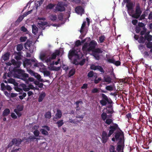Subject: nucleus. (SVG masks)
<instances>
[{"instance_id": "obj_30", "label": "nucleus", "mask_w": 152, "mask_h": 152, "mask_svg": "<svg viewBox=\"0 0 152 152\" xmlns=\"http://www.w3.org/2000/svg\"><path fill=\"white\" fill-rule=\"evenodd\" d=\"M34 139H36L37 140V139H39L38 138H36L34 136H30L27 139L26 138L24 137L23 138V140H26V142H27V141H28L30 140H34Z\"/></svg>"}, {"instance_id": "obj_17", "label": "nucleus", "mask_w": 152, "mask_h": 152, "mask_svg": "<svg viewBox=\"0 0 152 152\" xmlns=\"http://www.w3.org/2000/svg\"><path fill=\"white\" fill-rule=\"evenodd\" d=\"M75 11L76 13L78 15H81L82 14H84V11L83 8L79 6L76 7Z\"/></svg>"}, {"instance_id": "obj_22", "label": "nucleus", "mask_w": 152, "mask_h": 152, "mask_svg": "<svg viewBox=\"0 0 152 152\" xmlns=\"http://www.w3.org/2000/svg\"><path fill=\"white\" fill-rule=\"evenodd\" d=\"M62 113L61 110H60L58 109L57 110V113L56 114V117L53 118L54 120L55 119H58L60 118L62 116Z\"/></svg>"}, {"instance_id": "obj_45", "label": "nucleus", "mask_w": 152, "mask_h": 152, "mask_svg": "<svg viewBox=\"0 0 152 152\" xmlns=\"http://www.w3.org/2000/svg\"><path fill=\"white\" fill-rule=\"evenodd\" d=\"M9 54L8 53H6L4 54L3 56V59L4 61H6L9 59Z\"/></svg>"}, {"instance_id": "obj_48", "label": "nucleus", "mask_w": 152, "mask_h": 152, "mask_svg": "<svg viewBox=\"0 0 152 152\" xmlns=\"http://www.w3.org/2000/svg\"><path fill=\"white\" fill-rule=\"evenodd\" d=\"M40 131L42 132L43 134H44L45 135H48V132L43 129H41L40 130Z\"/></svg>"}, {"instance_id": "obj_14", "label": "nucleus", "mask_w": 152, "mask_h": 152, "mask_svg": "<svg viewBox=\"0 0 152 152\" xmlns=\"http://www.w3.org/2000/svg\"><path fill=\"white\" fill-rule=\"evenodd\" d=\"M118 128V126L116 124H113V125L109 127L110 130L109 132V136H110Z\"/></svg>"}, {"instance_id": "obj_2", "label": "nucleus", "mask_w": 152, "mask_h": 152, "mask_svg": "<svg viewBox=\"0 0 152 152\" xmlns=\"http://www.w3.org/2000/svg\"><path fill=\"white\" fill-rule=\"evenodd\" d=\"M23 65L24 67L26 68L29 72L32 75L34 76L39 81L43 82H45L41 78L40 75L37 73H34L33 71L28 69H33L36 67L40 68L44 66V64L41 62L39 63L34 58H32L31 59H25L23 62Z\"/></svg>"}, {"instance_id": "obj_37", "label": "nucleus", "mask_w": 152, "mask_h": 152, "mask_svg": "<svg viewBox=\"0 0 152 152\" xmlns=\"http://www.w3.org/2000/svg\"><path fill=\"white\" fill-rule=\"evenodd\" d=\"M23 48V44H18L17 45V50L18 51H20Z\"/></svg>"}, {"instance_id": "obj_49", "label": "nucleus", "mask_w": 152, "mask_h": 152, "mask_svg": "<svg viewBox=\"0 0 152 152\" xmlns=\"http://www.w3.org/2000/svg\"><path fill=\"white\" fill-rule=\"evenodd\" d=\"M9 83L14 84L15 85L18 84L15 82V80L13 79H10L8 80Z\"/></svg>"}, {"instance_id": "obj_15", "label": "nucleus", "mask_w": 152, "mask_h": 152, "mask_svg": "<svg viewBox=\"0 0 152 152\" xmlns=\"http://www.w3.org/2000/svg\"><path fill=\"white\" fill-rule=\"evenodd\" d=\"M24 47L26 49H29L31 53H32L36 50V48L34 46H31L28 42H26L24 45Z\"/></svg>"}, {"instance_id": "obj_28", "label": "nucleus", "mask_w": 152, "mask_h": 152, "mask_svg": "<svg viewBox=\"0 0 152 152\" xmlns=\"http://www.w3.org/2000/svg\"><path fill=\"white\" fill-rule=\"evenodd\" d=\"M10 110L9 109L6 108L4 110L2 113V115L3 116H7L10 113Z\"/></svg>"}, {"instance_id": "obj_21", "label": "nucleus", "mask_w": 152, "mask_h": 152, "mask_svg": "<svg viewBox=\"0 0 152 152\" xmlns=\"http://www.w3.org/2000/svg\"><path fill=\"white\" fill-rule=\"evenodd\" d=\"M88 76L89 77H92L93 79H96L97 77V74L94 73L92 71L89 72L88 74Z\"/></svg>"}, {"instance_id": "obj_27", "label": "nucleus", "mask_w": 152, "mask_h": 152, "mask_svg": "<svg viewBox=\"0 0 152 152\" xmlns=\"http://www.w3.org/2000/svg\"><path fill=\"white\" fill-rule=\"evenodd\" d=\"M32 33L34 34H36L38 31V28L35 25L33 24L32 26Z\"/></svg>"}, {"instance_id": "obj_60", "label": "nucleus", "mask_w": 152, "mask_h": 152, "mask_svg": "<svg viewBox=\"0 0 152 152\" xmlns=\"http://www.w3.org/2000/svg\"><path fill=\"white\" fill-rule=\"evenodd\" d=\"M99 90L97 88H95L92 89V92L93 93H96L98 92Z\"/></svg>"}, {"instance_id": "obj_62", "label": "nucleus", "mask_w": 152, "mask_h": 152, "mask_svg": "<svg viewBox=\"0 0 152 152\" xmlns=\"http://www.w3.org/2000/svg\"><path fill=\"white\" fill-rule=\"evenodd\" d=\"M24 18L23 16H21L19 17V18H18L17 20V21L18 22H20Z\"/></svg>"}, {"instance_id": "obj_24", "label": "nucleus", "mask_w": 152, "mask_h": 152, "mask_svg": "<svg viewBox=\"0 0 152 152\" xmlns=\"http://www.w3.org/2000/svg\"><path fill=\"white\" fill-rule=\"evenodd\" d=\"M12 142H14V144L16 146L19 145L21 143L22 140L20 139H14L12 140Z\"/></svg>"}, {"instance_id": "obj_38", "label": "nucleus", "mask_w": 152, "mask_h": 152, "mask_svg": "<svg viewBox=\"0 0 152 152\" xmlns=\"http://www.w3.org/2000/svg\"><path fill=\"white\" fill-rule=\"evenodd\" d=\"M101 96L102 97V99H104L106 101H111V99L108 98L107 96L104 94H101Z\"/></svg>"}, {"instance_id": "obj_29", "label": "nucleus", "mask_w": 152, "mask_h": 152, "mask_svg": "<svg viewBox=\"0 0 152 152\" xmlns=\"http://www.w3.org/2000/svg\"><path fill=\"white\" fill-rule=\"evenodd\" d=\"M145 40H147L148 41L150 42L152 39V36L149 34V33L145 34Z\"/></svg>"}, {"instance_id": "obj_23", "label": "nucleus", "mask_w": 152, "mask_h": 152, "mask_svg": "<svg viewBox=\"0 0 152 152\" xmlns=\"http://www.w3.org/2000/svg\"><path fill=\"white\" fill-rule=\"evenodd\" d=\"M105 39L106 37L104 35H101L99 37L97 41L99 43H103L104 42Z\"/></svg>"}, {"instance_id": "obj_8", "label": "nucleus", "mask_w": 152, "mask_h": 152, "mask_svg": "<svg viewBox=\"0 0 152 152\" xmlns=\"http://www.w3.org/2000/svg\"><path fill=\"white\" fill-rule=\"evenodd\" d=\"M108 55H106V60L108 62L112 63L116 66H118L120 65L121 62L119 61H115L113 57H108Z\"/></svg>"}, {"instance_id": "obj_43", "label": "nucleus", "mask_w": 152, "mask_h": 152, "mask_svg": "<svg viewBox=\"0 0 152 152\" xmlns=\"http://www.w3.org/2000/svg\"><path fill=\"white\" fill-rule=\"evenodd\" d=\"M123 145L121 144H118V145L117 150L119 152H123L121 151L122 149Z\"/></svg>"}, {"instance_id": "obj_10", "label": "nucleus", "mask_w": 152, "mask_h": 152, "mask_svg": "<svg viewBox=\"0 0 152 152\" xmlns=\"http://www.w3.org/2000/svg\"><path fill=\"white\" fill-rule=\"evenodd\" d=\"M115 138L116 140H119L120 142H123L124 140L123 132L120 131L117 132L115 135Z\"/></svg>"}, {"instance_id": "obj_3", "label": "nucleus", "mask_w": 152, "mask_h": 152, "mask_svg": "<svg viewBox=\"0 0 152 152\" xmlns=\"http://www.w3.org/2000/svg\"><path fill=\"white\" fill-rule=\"evenodd\" d=\"M61 55L60 50H56L50 56L48 55L47 52H42L40 54L39 58L43 62L47 63L49 66L53 65L54 64L57 65L59 64L60 59L58 58V61L55 62L52 60L56 59V57H58Z\"/></svg>"}, {"instance_id": "obj_34", "label": "nucleus", "mask_w": 152, "mask_h": 152, "mask_svg": "<svg viewBox=\"0 0 152 152\" xmlns=\"http://www.w3.org/2000/svg\"><path fill=\"white\" fill-rule=\"evenodd\" d=\"M114 86L113 85L107 86L106 87V89L109 91H112L114 88Z\"/></svg>"}, {"instance_id": "obj_46", "label": "nucleus", "mask_w": 152, "mask_h": 152, "mask_svg": "<svg viewBox=\"0 0 152 152\" xmlns=\"http://www.w3.org/2000/svg\"><path fill=\"white\" fill-rule=\"evenodd\" d=\"M50 19L52 21L55 20L57 19L56 15L53 14L50 15Z\"/></svg>"}, {"instance_id": "obj_12", "label": "nucleus", "mask_w": 152, "mask_h": 152, "mask_svg": "<svg viewBox=\"0 0 152 152\" xmlns=\"http://www.w3.org/2000/svg\"><path fill=\"white\" fill-rule=\"evenodd\" d=\"M142 13L139 4H138L136 6L135 9V13L134 15V17L137 18L139 17Z\"/></svg>"}, {"instance_id": "obj_31", "label": "nucleus", "mask_w": 152, "mask_h": 152, "mask_svg": "<svg viewBox=\"0 0 152 152\" xmlns=\"http://www.w3.org/2000/svg\"><path fill=\"white\" fill-rule=\"evenodd\" d=\"M103 110L105 112L107 113H112L113 112L112 108H105Z\"/></svg>"}, {"instance_id": "obj_20", "label": "nucleus", "mask_w": 152, "mask_h": 152, "mask_svg": "<svg viewBox=\"0 0 152 152\" xmlns=\"http://www.w3.org/2000/svg\"><path fill=\"white\" fill-rule=\"evenodd\" d=\"M23 109L22 107L18 106L17 109H15L14 112L16 113L18 117H20L21 115V113L20 112Z\"/></svg>"}, {"instance_id": "obj_16", "label": "nucleus", "mask_w": 152, "mask_h": 152, "mask_svg": "<svg viewBox=\"0 0 152 152\" xmlns=\"http://www.w3.org/2000/svg\"><path fill=\"white\" fill-rule=\"evenodd\" d=\"M90 68L91 69L94 70H97L99 71L100 72L104 73V70L102 67L98 65L95 66L94 64H92L90 66Z\"/></svg>"}, {"instance_id": "obj_19", "label": "nucleus", "mask_w": 152, "mask_h": 152, "mask_svg": "<svg viewBox=\"0 0 152 152\" xmlns=\"http://www.w3.org/2000/svg\"><path fill=\"white\" fill-rule=\"evenodd\" d=\"M1 89L3 91L6 90L10 92L12 89V88L10 86L7 84L5 85L3 83H1Z\"/></svg>"}, {"instance_id": "obj_54", "label": "nucleus", "mask_w": 152, "mask_h": 152, "mask_svg": "<svg viewBox=\"0 0 152 152\" xmlns=\"http://www.w3.org/2000/svg\"><path fill=\"white\" fill-rule=\"evenodd\" d=\"M105 82L110 83L111 81V78L109 77H105L104 78Z\"/></svg>"}, {"instance_id": "obj_33", "label": "nucleus", "mask_w": 152, "mask_h": 152, "mask_svg": "<svg viewBox=\"0 0 152 152\" xmlns=\"http://www.w3.org/2000/svg\"><path fill=\"white\" fill-rule=\"evenodd\" d=\"M103 111H104V110ZM101 117L102 119L104 121H105L106 119H107V113L103 111V113L101 115Z\"/></svg>"}, {"instance_id": "obj_5", "label": "nucleus", "mask_w": 152, "mask_h": 152, "mask_svg": "<svg viewBox=\"0 0 152 152\" xmlns=\"http://www.w3.org/2000/svg\"><path fill=\"white\" fill-rule=\"evenodd\" d=\"M33 80L32 81H31L29 80L28 79V83H26V81L25 80H23L25 81V83H26V84H28L29 85V86H26V85L22 83V84H20L19 85V87H21L23 90L25 91H28L27 93V94L28 95V96H30L32 95L33 94V93L31 91H28L30 88L34 89V90H38L39 89V88H36L35 87L31 85V83H30V82H33L34 83L35 85H37V82L34 81V79L32 78Z\"/></svg>"}, {"instance_id": "obj_39", "label": "nucleus", "mask_w": 152, "mask_h": 152, "mask_svg": "<svg viewBox=\"0 0 152 152\" xmlns=\"http://www.w3.org/2000/svg\"><path fill=\"white\" fill-rule=\"evenodd\" d=\"M15 59L17 61L20 60L21 58V57L20 55V53H17L15 54Z\"/></svg>"}, {"instance_id": "obj_13", "label": "nucleus", "mask_w": 152, "mask_h": 152, "mask_svg": "<svg viewBox=\"0 0 152 152\" xmlns=\"http://www.w3.org/2000/svg\"><path fill=\"white\" fill-rule=\"evenodd\" d=\"M21 87H20L19 86V87L18 86L15 87V90L19 92L20 93L19 94L20 95L19 96L20 99H22L25 97L26 95V93H21L22 91V89L21 88Z\"/></svg>"}, {"instance_id": "obj_26", "label": "nucleus", "mask_w": 152, "mask_h": 152, "mask_svg": "<svg viewBox=\"0 0 152 152\" xmlns=\"http://www.w3.org/2000/svg\"><path fill=\"white\" fill-rule=\"evenodd\" d=\"M46 96L45 93L44 92H42L40 94L39 99L38 101L39 102H41Z\"/></svg>"}, {"instance_id": "obj_9", "label": "nucleus", "mask_w": 152, "mask_h": 152, "mask_svg": "<svg viewBox=\"0 0 152 152\" xmlns=\"http://www.w3.org/2000/svg\"><path fill=\"white\" fill-rule=\"evenodd\" d=\"M127 2L126 6L127 8V11L129 13H132L134 12L133 8L134 4L132 2H129L128 0H126Z\"/></svg>"}, {"instance_id": "obj_58", "label": "nucleus", "mask_w": 152, "mask_h": 152, "mask_svg": "<svg viewBox=\"0 0 152 152\" xmlns=\"http://www.w3.org/2000/svg\"><path fill=\"white\" fill-rule=\"evenodd\" d=\"M115 151L114 147L113 146H111L110 148V152H113Z\"/></svg>"}, {"instance_id": "obj_4", "label": "nucleus", "mask_w": 152, "mask_h": 152, "mask_svg": "<svg viewBox=\"0 0 152 152\" xmlns=\"http://www.w3.org/2000/svg\"><path fill=\"white\" fill-rule=\"evenodd\" d=\"M83 55L80 49H77L75 50H70L68 54L69 59L72 61L73 64L76 65L80 64L83 65L85 63V59H81Z\"/></svg>"}, {"instance_id": "obj_40", "label": "nucleus", "mask_w": 152, "mask_h": 152, "mask_svg": "<svg viewBox=\"0 0 152 152\" xmlns=\"http://www.w3.org/2000/svg\"><path fill=\"white\" fill-rule=\"evenodd\" d=\"M75 69H72L69 72V77H70L73 75L75 73Z\"/></svg>"}, {"instance_id": "obj_52", "label": "nucleus", "mask_w": 152, "mask_h": 152, "mask_svg": "<svg viewBox=\"0 0 152 152\" xmlns=\"http://www.w3.org/2000/svg\"><path fill=\"white\" fill-rule=\"evenodd\" d=\"M27 39V37H21L20 38V40L21 42H25Z\"/></svg>"}, {"instance_id": "obj_7", "label": "nucleus", "mask_w": 152, "mask_h": 152, "mask_svg": "<svg viewBox=\"0 0 152 152\" xmlns=\"http://www.w3.org/2000/svg\"><path fill=\"white\" fill-rule=\"evenodd\" d=\"M102 52V51L99 48L95 49L93 51L92 55L96 59L99 60L101 56L100 54Z\"/></svg>"}, {"instance_id": "obj_6", "label": "nucleus", "mask_w": 152, "mask_h": 152, "mask_svg": "<svg viewBox=\"0 0 152 152\" xmlns=\"http://www.w3.org/2000/svg\"><path fill=\"white\" fill-rule=\"evenodd\" d=\"M97 45L96 42L94 40L91 41L89 44L86 43L83 46L82 49L84 53L91 50L93 51Z\"/></svg>"}, {"instance_id": "obj_64", "label": "nucleus", "mask_w": 152, "mask_h": 152, "mask_svg": "<svg viewBox=\"0 0 152 152\" xmlns=\"http://www.w3.org/2000/svg\"><path fill=\"white\" fill-rule=\"evenodd\" d=\"M81 45V42L80 41L78 40L77 41L75 42V45L78 46Z\"/></svg>"}, {"instance_id": "obj_11", "label": "nucleus", "mask_w": 152, "mask_h": 152, "mask_svg": "<svg viewBox=\"0 0 152 152\" xmlns=\"http://www.w3.org/2000/svg\"><path fill=\"white\" fill-rule=\"evenodd\" d=\"M64 6V4L63 2L60 1L58 2L55 7V10L58 11L60 12L64 11L65 8Z\"/></svg>"}, {"instance_id": "obj_18", "label": "nucleus", "mask_w": 152, "mask_h": 152, "mask_svg": "<svg viewBox=\"0 0 152 152\" xmlns=\"http://www.w3.org/2000/svg\"><path fill=\"white\" fill-rule=\"evenodd\" d=\"M109 133L107 134V133L105 131H103L102 133V137L103 142L105 143L106 142L109 137Z\"/></svg>"}, {"instance_id": "obj_1", "label": "nucleus", "mask_w": 152, "mask_h": 152, "mask_svg": "<svg viewBox=\"0 0 152 152\" xmlns=\"http://www.w3.org/2000/svg\"><path fill=\"white\" fill-rule=\"evenodd\" d=\"M12 64L14 66L13 69V76L14 77L21 79L22 80H25L26 83H28V80L31 81H32L33 79L31 77H28V74L25 73L24 71L19 68L21 62L20 61H16L14 59H12L11 62H8L7 63L8 66H10Z\"/></svg>"}, {"instance_id": "obj_59", "label": "nucleus", "mask_w": 152, "mask_h": 152, "mask_svg": "<svg viewBox=\"0 0 152 152\" xmlns=\"http://www.w3.org/2000/svg\"><path fill=\"white\" fill-rule=\"evenodd\" d=\"M11 116L14 119H16L17 118V116L14 113H12L11 114Z\"/></svg>"}, {"instance_id": "obj_61", "label": "nucleus", "mask_w": 152, "mask_h": 152, "mask_svg": "<svg viewBox=\"0 0 152 152\" xmlns=\"http://www.w3.org/2000/svg\"><path fill=\"white\" fill-rule=\"evenodd\" d=\"M58 18L60 20H62L63 19V15L62 14H59L58 16Z\"/></svg>"}, {"instance_id": "obj_51", "label": "nucleus", "mask_w": 152, "mask_h": 152, "mask_svg": "<svg viewBox=\"0 0 152 152\" xmlns=\"http://www.w3.org/2000/svg\"><path fill=\"white\" fill-rule=\"evenodd\" d=\"M56 124H58V127H60L62 126L63 124L64 123L63 122V120H61L58 121L56 122Z\"/></svg>"}, {"instance_id": "obj_35", "label": "nucleus", "mask_w": 152, "mask_h": 152, "mask_svg": "<svg viewBox=\"0 0 152 152\" xmlns=\"http://www.w3.org/2000/svg\"><path fill=\"white\" fill-rule=\"evenodd\" d=\"M86 23V22L84 21L83 22V23L82 24L81 27V28L80 30V32L81 34H83V33L84 28L85 27Z\"/></svg>"}, {"instance_id": "obj_57", "label": "nucleus", "mask_w": 152, "mask_h": 152, "mask_svg": "<svg viewBox=\"0 0 152 152\" xmlns=\"http://www.w3.org/2000/svg\"><path fill=\"white\" fill-rule=\"evenodd\" d=\"M44 74L45 76H48L50 75V72L48 71H45L44 72Z\"/></svg>"}, {"instance_id": "obj_42", "label": "nucleus", "mask_w": 152, "mask_h": 152, "mask_svg": "<svg viewBox=\"0 0 152 152\" xmlns=\"http://www.w3.org/2000/svg\"><path fill=\"white\" fill-rule=\"evenodd\" d=\"M55 6V5L52 4H49L46 7V9L47 10H50L52 9Z\"/></svg>"}, {"instance_id": "obj_44", "label": "nucleus", "mask_w": 152, "mask_h": 152, "mask_svg": "<svg viewBox=\"0 0 152 152\" xmlns=\"http://www.w3.org/2000/svg\"><path fill=\"white\" fill-rule=\"evenodd\" d=\"M45 117L46 118H50L51 116V113L50 112L48 111L46 112L45 115Z\"/></svg>"}, {"instance_id": "obj_25", "label": "nucleus", "mask_w": 152, "mask_h": 152, "mask_svg": "<svg viewBox=\"0 0 152 152\" xmlns=\"http://www.w3.org/2000/svg\"><path fill=\"white\" fill-rule=\"evenodd\" d=\"M38 24L40 28L44 30L45 29V26L47 24V23L45 21H39Z\"/></svg>"}, {"instance_id": "obj_47", "label": "nucleus", "mask_w": 152, "mask_h": 152, "mask_svg": "<svg viewBox=\"0 0 152 152\" xmlns=\"http://www.w3.org/2000/svg\"><path fill=\"white\" fill-rule=\"evenodd\" d=\"M145 40V38H144L143 37L141 36L139 38L138 42L139 43L144 42Z\"/></svg>"}, {"instance_id": "obj_32", "label": "nucleus", "mask_w": 152, "mask_h": 152, "mask_svg": "<svg viewBox=\"0 0 152 152\" xmlns=\"http://www.w3.org/2000/svg\"><path fill=\"white\" fill-rule=\"evenodd\" d=\"M100 103L102 106H105L107 103H110V102L109 101H106L104 99H102L100 101Z\"/></svg>"}, {"instance_id": "obj_36", "label": "nucleus", "mask_w": 152, "mask_h": 152, "mask_svg": "<svg viewBox=\"0 0 152 152\" xmlns=\"http://www.w3.org/2000/svg\"><path fill=\"white\" fill-rule=\"evenodd\" d=\"M147 47L148 48L151 49L150 52L152 53V42H149L146 44Z\"/></svg>"}, {"instance_id": "obj_41", "label": "nucleus", "mask_w": 152, "mask_h": 152, "mask_svg": "<svg viewBox=\"0 0 152 152\" xmlns=\"http://www.w3.org/2000/svg\"><path fill=\"white\" fill-rule=\"evenodd\" d=\"M113 122V120L110 118H107L105 121L106 124L108 125H110Z\"/></svg>"}, {"instance_id": "obj_63", "label": "nucleus", "mask_w": 152, "mask_h": 152, "mask_svg": "<svg viewBox=\"0 0 152 152\" xmlns=\"http://www.w3.org/2000/svg\"><path fill=\"white\" fill-rule=\"evenodd\" d=\"M143 55L145 57H147L149 56L148 53L146 51L145 52L143 53Z\"/></svg>"}, {"instance_id": "obj_50", "label": "nucleus", "mask_w": 152, "mask_h": 152, "mask_svg": "<svg viewBox=\"0 0 152 152\" xmlns=\"http://www.w3.org/2000/svg\"><path fill=\"white\" fill-rule=\"evenodd\" d=\"M83 103V102L80 100L76 102L75 104L76 105V108H78L79 107V104H82Z\"/></svg>"}, {"instance_id": "obj_56", "label": "nucleus", "mask_w": 152, "mask_h": 152, "mask_svg": "<svg viewBox=\"0 0 152 152\" xmlns=\"http://www.w3.org/2000/svg\"><path fill=\"white\" fill-rule=\"evenodd\" d=\"M21 30L22 31L24 32H26L28 33V31H27V29L24 26H22L21 28Z\"/></svg>"}, {"instance_id": "obj_55", "label": "nucleus", "mask_w": 152, "mask_h": 152, "mask_svg": "<svg viewBox=\"0 0 152 152\" xmlns=\"http://www.w3.org/2000/svg\"><path fill=\"white\" fill-rule=\"evenodd\" d=\"M33 133L35 137H38L39 134V132L38 130H35Z\"/></svg>"}, {"instance_id": "obj_53", "label": "nucleus", "mask_w": 152, "mask_h": 152, "mask_svg": "<svg viewBox=\"0 0 152 152\" xmlns=\"http://www.w3.org/2000/svg\"><path fill=\"white\" fill-rule=\"evenodd\" d=\"M4 94L9 98H11V95L10 93H8L7 91H4Z\"/></svg>"}]
</instances>
